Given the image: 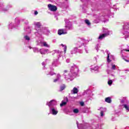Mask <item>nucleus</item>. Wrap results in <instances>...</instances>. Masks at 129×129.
Returning a JSON list of instances; mask_svg holds the SVG:
<instances>
[{"label":"nucleus","instance_id":"obj_15","mask_svg":"<svg viewBox=\"0 0 129 129\" xmlns=\"http://www.w3.org/2000/svg\"><path fill=\"white\" fill-rule=\"evenodd\" d=\"M108 84L109 85H111V84H112V81L111 80H109L108 82Z\"/></svg>","mask_w":129,"mask_h":129},{"label":"nucleus","instance_id":"obj_18","mask_svg":"<svg viewBox=\"0 0 129 129\" xmlns=\"http://www.w3.org/2000/svg\"><path fill=\"white\" fill-rule=\"evenodd\" d=\"M107 61L108 62H110L111 61V60H109V54H108V56H107Z\"/></svg>","mask_w":129,"mask_h":129},{"label":"nucleus","instance_id":"obj_14","mask_svg":"<svg viewBox=\"0 0 129 129\" xmlns=\"http://www.w3.org/2000/svg\"><path fill=\"white\" fill-rule=\"evenodd\" d=\"M64 53L66 54V51H67V46L65 45L64 46Z\"/></svg>","mask_w":129,"mask_h":129},{"label":"nucleus","instance_id":"obj_8","mask_svg":"<svg viewBox=\"0 0 129 129\" xmlns=\"http://www.w3.org/2000/svg\"><path fill=\"white\" fill-rule=\"evenodd\" d=\"M65 88H66V86H65L64 84H63L60 86L59 91H63Z\"/></svg>","mask_w":129,"mask_h":129},{"label":"nucleus","instance_id":"obj_5","mask_svg":"<svg viewBox=\"0 0 129 129\" xmlns=\"http://www.w3.org/2000/svg\"><path fill=\"white\" fill-rule=\"evenodd\" d=\"M51 110L52 111V114H53V115H56V114L58 113V111L57 110H55L54 108H51Z\"/></svg>","mask_w":129,"mask_h":129},{"label":"nucleus","instance_id":"obj_24","mask_svg":"<svg viewBox=\"0 0 129 129\" xmlns=\"http://www.w3.org/2000/svg\"><path fill=\"white\" fill-rule=\"evenodd\" d=\"M58 81V80L57 79H55L54 80L53 82H57Z\"/></svg>","mask_w":129,"mask_h":129},{"label":"nucleus","instance_id":"obj_2","mask_svg":"<svg viewBox=\"0 0 129 129\" xmlns=\"http://www.w3.org/2000/svg\"><path fill=\"white\" fill-rule=\"evenodd\" d=\"M66 34H67V32L64 31L63 29H58V34L59 35V36H61V35H65Z\"/></svg>","mask_w":129,"mask_h":129},{"label":"nucleus","instance_id":"obj_28","mask_svg":"<svg viewBox=\"0 0 129 129\" xmlns=\"http://www.w3.org/2000/svg\"><path fill=\"white\" fill-rule=\"evenodd\" d=\"M121 102H123V100H122V101H121Z\"/></svg>","mask_w":129,"mask_h":129},{"label":"nucleus","instance_id":"obj_11","mask_svg":"<svg viewBox=\"0 0 129 129\" xmlns=\"http://www.w3.org/2000/svg\"><path fill=\"white\" fill-rule=\"evenodd\" d=\"M55 101V100H51L48 104L47 105H48V106H51V105H52V103L53 102Z\"/></svg>","mask_w":129,"mask_h":129},{"label":"nucleus","instance_id":"obj_25","mask_svg":"<svg viewBox=\"0 0 129 129\" xmlns=\"http://www.w3.org/2000/svg\"><path fill=\"white\" fill-rule=\"evenodd\" d=\"M126 62H129V60L127 59H124Z\"/></svg>","mask_w":129,"mask_h":129},{"label":"nucleus","instance_id":"obj_12","mask_svg":"<svg viewBox=\"0 0 129 129\" xmlns=\"http://www.w3.org/2000/svg\"><path fill=\"white\" fill-rule=\"evenodd\" d=\"M123 106H124V108H125L126 110H128V111H129V108H128V106H127V105L124 104Z\"/></svg>","mask_w":129,"mask_h":129},{"label":"nucleus","instance_id":"obj_13","mask_svg":"<svg viewBox=\"0 0 129 129\" xmlns=\"http://www.w3.org/2000/svg\"><path fill=\"white\" fill-rule=\"evenodd\" d=\"M73 112L75 113H78L79 112V110H78V109H74Z\"/></svg>","mask_w":129,"mask_h":129},{"label":"nucleus","instance_id":"obj_23","mask_svg":"<svg viewBox=\"0 0 129 129\" xmlns=\"http://www.w3.org/2000/svg\"><path fill=\"white\" fill-rule=\"evenodd\" d=\"M124 51H125L126 52H129V49H125Z\"/></svg>","mask_w":129,"mask_h":129},{"label":"nucleus","instance_id":"obj_17","mask_svg":"<svg viewBox=\"0 0 129 129\" xmlns=\"http://www.w3.org/2000/svg\"><path fill=\"white\" fill-rule=\"evenodd\" d=\"M25 39L27 40V41H30V37H29V36H25Z\"/></svg>","mask_w":129,"mask_h":129},{"label":"nucleus","instance_id":"obj_26","mask_svg":"<svg viewBox=\"0 0 129 129\" xmlns=\"http://www.w3.org/2000/svg\"><path fill=\"white\" fill-rule=\"evenodd\" d=\"M61 46H62V47H64V45H63V44H61Z\"/></svg>","mask_w":129,"mask_h":129},{"label":"nucleus","instance_id":"obj_21","mask_svg":"<svg viewBox=\"0 0 129 129\" xmlns=\"http://www.w3.org/2000/svg\"><path fill=\"white\" fill-rule=\"evenodd\" d=\"M101 116H103V111L100 112Z\"/></svg>","mask_w":129,"mask_h":129},{"label":"nucleus","instance_id":"obj_1","mask_svg":"<svg viewBox=\"0 0 129 129\" xmlns=\"http://www.w3.org/2000/svg\"><path fill=\"white\" fill-rule=\"evenodd\" d=\"M47 7L51 12H56L57 11V7L56 6L48 4Z\"/></svg>","mask_w":129,"mask_h":129},{"label":"nucleus","instance_id":"obj_19","mask_svg":"<svg viewBox=\"0 0 129 129\" xmlns=\"http://www.w3.org/2000/svg\"><path fill=\"white\" fill-rule=\"evenodd\" d=\"M80 105H81V106H84V102H81L80 103Z\"/></svg>","mask_w":129,"mask_h":129},{"label":"nucleus","instance_id":"obj_20","mask_svg":"<svg viewBox=\"0 0 129 129\" xmlns=\"http://www.w3.org/2000/svg\"><path fill=\"white\" fill-rule=\"evenodd\" d=\"M112 69L115 70V65L114 64L112 66Z\"/></svg>","mask_w":129,"mask_h":129},{"label":"nucleus","instance_id":"obj_4","mask_svg":"<svg viewBox=\"0 0 129 129\" xmlns=\"http://www.w3.org/2000/svg\"><path fill=\"white\" fill-rule=\"evenodd\" d=\"M106 36H107V34H106V33H104V34H102L101 35H100L99 37H98V39L99 40H102V39H104V38L105 37H106Z\"/></svg>","mask_w":129,"mask_h":129},{"label":"nucleus","instance_id":"obj_3","mask_svg":"<svg viewBox=\"0 0 129 129\" xmlns=\"http://www.w3.org/2000/svg\"><path fill=\"white\" fill-rule=\"evenodd\" d=\"M64 100H66L65 102L61 101V103L60 104V106H64V105H66L67 104V102H68V98L66 97L64 99Z\"/></svg>","mask_w":129,"mask_h":129},{"label":"nucleus","instance_id":"obj_29","mask_svg":"<svg viewBox=\"0 0 129 129\" xmlns=\"http://www.w3.org/2000/svg\"><path fill=\"white\" fill-rule=\"evenodd\" d=\"M66 1H68V0H66Z\"/></svg>","mask_w":129,"mask_h":129},{"label":"nucleus","instance_id":"obj_16","mask_svg":"<svg viewBox=\"0 0 129 129\" xmlns=\"http://www.w3.org/2000/svg\"><path fill=\"white\" fill-rule=\"evenodd\" d=\"M43 46L44 47H49V45L48 44H47V42H43Z\"/></svg>","mask_w":129,"mask_h":129},{"label":"nucleus","instance_id":"obj_6","mask_svg":"<svg viewBox=\"0 0 129 129\" xmlns=\"http://www.w3.org/2000/svg\"><path fill=\"white\" fill-rule=\"evenodd\" d=\"M105 101L107 103H111V98L110 97H108L105 99Z\"/></svg>","mask_w":129,"mask_h":129},{"label":"nucleus","instance_id":"obj_10","mask_svg":"<svg viewBox=\"0 0 129 129\" xmlns=\"http://www.w3.org/2000/svg\"><path fill=\"white\" fill-rule=\"evenodd\" d=\"M85 23L88 25V26H90V22H89V20H85Z\"/></svg>","mask_w":129,"mask_h":129},{"label":"nucleus","instance_id":"obj_7","mask_svg":"<svg viewBox=\"0 0 129 129\" xmlns=\"http://www.w3.org/2000/svg\"><path fill=\"white\" fill-rule=\"evenodd\" d=\"M74 94H76L77 93H78V89H77V88L76 87H74L73 88V90H72Z\"/></svg>","mask_w":129,"mask_h":129},{"label":"nucleus","instance_id":"obj_9","mask_svg":"<svg viewBox=\"0 0 129 129\" xmlns=\"http://www.w3.org/2000/svg\"><path fill=\"white\" fill-rule=\"evenodd\" d=\"M35 25L36 26V27H37V28H41V23L40 22H37L35 24Z\"/></svg>","mask_w":129,"mask_h":129},{"label":"nucleus","instance_id":"obj_27","mask_svg":"<svg viewBox=\"0 0 129 129\" xmlns=\"http://www.w3.org/2000/svg\"><path fill=\"white\" fill-rule=\"evenodd\" d=\"M41 54H44L43 52H40Z\"/></svg>","mask_w":129,"mask_h":129},{"label":"nucleus","instance_id":"obj_22","mask_svg":"<svg viewBox=\"0 0 129 129\" xmlns=\"http://www.w3.org/2000/svg\"><path fill=\"white\" fill-rule=\"evenodd\" d=\"M37 14H38V11H35L34 12V15H35V16H36V15H37Z\"/></svg>","mask_w":129,"mask_h":129}]
</instances>
